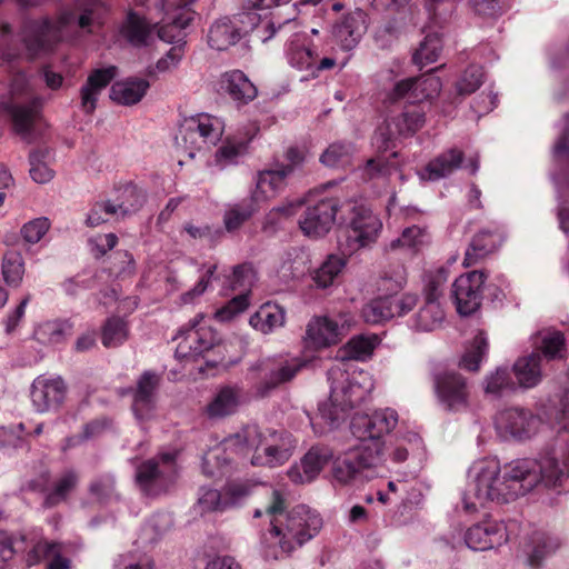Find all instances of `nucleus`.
I'll return each mask as SVG.
<instances>
[{"label":"nucleus","mask_w":569,"mask_h":569,"mask_svg":"<svg viewBox=\"0 0 569 569\" xmlns=\"http://www.w3.org/2000/svg\"><path fill=\"white\" fill-rule=\"evenodd\" d=\"M565 476L566 468L553 453L515 459L503 466L497 459H480L468 469L462 508L475 513L489 505L509 503L540 485L555 489L561 486Z\"/></svg>","instance_id":"obj_1"},{"label":"nucleus","mask_w":569,"mask_h":569,"mask_svg":"<svg viewBox=\"0 0 569 569\" xmlns=\"http://www.w3.org/2000/svg\"><path fill=\"white\" fill-rule=\"evenodd\" d=\"M287 499L279 489H272L268 501L257 508L254 518H264L269 528L261 536V547L268 558L289 556L315 539L323 528L319 511L306 505L286 510Z\"/></svg>","instance_id":"obj_2"},{"label":"nucleus","mask_w":569,"mask_h":569,"mask_svg":"<svg viewBox=\"0 0 569 569\" xmlns=\"http://www.w3.org/2000/svg\"><path fill=\"white\" fill-rule=\"evenodd\" d=\"M297 445V439L284 430L260 431L256 426H248L203 455L202 472L208 477L223 476L229 469L232 453H251L252 466L280 467L292 457Z\"/></svg>","instance_id":"obj_3"},{"label":"nucleus","mask_w":569,"mask_h":569,"mask_svg":"<svg viewBox=\"0 0 569 569\" xmlns=\"http://www.w3.org/2000/svg\"><path fill=\"white\" fill-rule=\"evenodd\" d=\"M106 6L102 0H73L62 8L56 20L42 18L24 24L22 41L31 58L51 50L57 43L91 34L102 23Z\"/></svg>","instance_id":"obj_4"},{"label":"nucleus","mask_w":569,"mask_h":569,"mask_svg":"<svg viewBox=\"0 0 569 569\" xmlns=\"http://www.w3.org/2000/svg\"><path fill=\"white\" fill-rule=\"evenodd\" d=\"M330 395L319 405L318 413H306L316 435H323L339 427L348 412L368 399L375 388L370 372L348 362H338L328 371Z\"/></svg>","instance_id":"obj_5"},{"label":"nucleus","mask_w":569,"mask_h":569,"mask_svg":"<svg viewBox=\"0 0 569 569\" xmlns=\"http://www.w3.org/2000/svg\"><path fill=\"white\" fill-rule=\"evenodd\" d=\"M399 416L395 409L383 408L372 413H357L352 417L350 429L360 441L359 446L377 450L381 461H386L387 446L385 437L398 425Z\"/></svg>","instance_id":"obj_6"},{"label":"nucleus","mask_w":569,"mask_h":569,"mask_svg":"<svg viewBox=\"0 0 569 569\" xmlns=\"http://www.w3.org/2000/svg\"><path fill=\"white\" fill-rule=\"evenodd\" d=\"M223 121L210 114H199L186 120L176 137L178 152L194 159L197 153H202L214 146L222 137Z\"/></svg>","instance_id":"obj_7"},{"label":"nucleus","mask_w":569,"mask_h":569,"mask_svg":"<svg viewBox=\"0 0 569 569\" xmlns=\"http://www.w3.org/2000/svg\"><path fill=\"white\" fill-rule=\"evenodd\" d=\"M299 23L296 19H287L276 24L269 21L263 30H258V37L263 41L270 40L277 32L290 33L286 43V58L288 63L297 70H313L318 59L317 46L311 42L306 46V34L299 30Z\"/></svg>","instance_id":"obj_8"},{"label":"nucleus","mask_w":569,"mask_h":569,"mask_svg":"<svg viewBox=\"0 0 569 569\" xmlns=\"http://www.w3.org/2000/svg\"><path fill=\"white\" fill-rule=\"evenodd\" d=\"M382 230L381 219L368 207L353 206L351 217L339 240L343 254L352 256L360 249L372 246Z\"/></svg>","instance_id":"obj_9"},{"label":"nucleus","mask_w":569,"mask_h":569,"mask_svg":"<svg viewBox=\"0 0 569 569\" xmlns=\"http://www.w3.org/2000/svg\"><path fill=\"white\" fill-rule=\"evenodd\" d=\"M375 448L369 449L357 446L346 455L333 460L331 468L332 481L338 486H352L369 480L375 470L382 466Z\"/></svg>","instance_id":"obj_10"},{"label":"nucleus","mask_w":569,"mask_h":569,"mask_svg":"<svg viewBox=\"0 0 569 569\" xmlns=\"http://www.w3.org/2000/svg\"><path fill=\"white\" fill-rule=\"evenodd\" d=\"M261 14L251 11H241L231 16L216 19L209 27L207 41L210 48L223 51L236 46L244 36L259 28Z\"/></svg>","instance_id":"obj_11"},{"label":"nucleus","mask_w":569,"mask_h":569,"mask_svg":"<svg viewBox=\"0 0 569 569\" xmlns=\"http://www.w3.org/2000/svg\"><path fill=\"white\" fill-rule=\"evenodd\" d=\"M176 451L162 452L137 468L136 481L140 490L150 497L166 492L177 476Z\"/></svg>","instance_id":"obj_12"},{"label":"nucleus","mask_w":569,"mask_h":569,"mask_svg":"<svg viewBox=\"0 0 569 569\" xmlns=\"http://www.w3.org/2000/svg\"><path fill=\"white\" fill-rule=\"evenodd\" d=\"M177 339L179 341L176 348V358L186 361L203 357L218 343L216 331L204 322L202 313L197 315L187 327L180 329Z\"/></svg>","instance_id":"obj_13"},{"label":"nucleus","mask_w":569,"mask_h":569,"mask_svg":"<svg viewBox=\"0 0 569 569\" xmlns=\"http://www.w3.org/2000/svg\"><path fill=\"white\" fill-rule=\"evenodd\" d=\"M543 427L542 419L529 409L512 407L499 411L495 428L503 440L526 441L537 436Z\"/></svg>","instance_id":"obj_14"},{"label":"nucleus","mask_w":569,"mask_h":569,"mask_svg":"<svg viewBox=\"0 0 569 569\" xmlns=\"http://www.w3.org/2000/svg\"><path fill=\"white\" fill-rule=\"evenodd\" d=\"M353 323L355 319L350 312H340L336 318L313 317L307 325L305 343L315 350L335 346Z\"/></svg>","instance_id":"obj_15"},{"label":"nucleus","mask_w":569,"mask_h":569,"mask_svg":"<svg viewBox=\"0 0 569 569\" xmlns=\"http://www.w3.org/2000/svg\"><path fill=\"white\" fill-rule=\"evenodd\" d=\"M438 405L448 412H465L471 405V392L465 377L456 372L439 373L433 379Z\"/></svg>","instance_id":"obj_16"},{"label":"nucleus","mask_w":569,"mask_h":569,"mask_svg":"<svg viewBox=\"0 0 569 569\" xmlns=\"http://www.w3.org/2000/svg\"><path fill=\"white\" fill-rule=\"evenodd\" d=\"M486 279L482 271L473 270L462 273L453 281L451 297L461 316H469L479 309Z\"/></svg>","instance_id":"obj_17"},{"label":"nucleus","mask_w":569,"mask_h":569,"mask_svg":"<svg viewBox=\"0 0 569 569\" xmlns=\"http://www.w3.org/2000/svg\"><path fill=\"white\" fill-rule=\"evenodd\" d=\"M509 540V529L503 520L486 518L465 532L467 547L475 551L499 548Z\"/></svg>","instance_id":"obj_18"},{"label":"nucleus","mask_w":569,"mask_h":569,"mask_svg":"<svg viewBox=\"0 0 569 569\" xmlns=\"http://www.w3.org/2000/svg\"><path fill=\"white\" fill-rule=\"evenodd\" d=\"M332 450L323 446L311 447L299 461L291 465L286 475L295 485H307L315 481L328 462L332 459Z\"/></svg>","instance_id":"obj_19"},{"label":"nucleus","mask_w":569,"mask_h":569,"mask_svg":"<svg viewBox=\"0 0 569 569\" xmlns=\"http://www.w3.org/2000/svg\"><path fill=\"white\" fill-rule=\"evenodd\" d=\"M339 201L335 198H325L309 206L299 221L301 231L310 238L327 234L336 222Z\"/></svg>","instance_id":"obj_20"},{"label":"nucleus","mask_w":569,"mask_h":569,"mask_svg":"<svg viewBox=\"0 0 569 569\" xmlns=\"http://www.w3.org/2000/svg\"><path fill=\"white\" fill-rule=\"evenodd\" d=\"M367 14L361 9H356L342 16L331 27L333 41L343 51L353 50L367 32Z\"/></svg>","instance_id":"obj_21"},{"label":"nucleus","mask_w":569,"mask_h":569,"mask_svg":"<svg viewBox=\"0 0 569 569\" xmlns=\"http://www.w3.org/2000/svg\"><path fill=\"white\" fill-rule=\"evenodd\" d=\"M442 83L435 74H423L397 82L391 91V99H406L410 106L431 99L440 92Z\"/></svg>","instance_id":"obj_22"},{"label":"nucleus","mask_w":569,"mask_h":569,"mask_svg":"<svg viewBox=\"0 0 569 569\" xmlns=\"http://www.w3.org/2000/svg\"><path fill=\"white\" fill-rule=\"evenodd\" d=\"M66 385L59 377H37L32 385L30 397L38 412H47L59 408L66 397Z\"/></svg>","instance_id":"obj_23"},{"label":"nucleus","mask_w":569,"mask_h":569,"mask_svg":"<svg viewBox=\"0 0 569 569\" xmlns=\"http://www.w3.org/2000/svg\"><path fill=\"white\" fill-rule=\"evenodd\" d=\"M305 365L306 362L299 358H279L262 362L266 377L257 387V393L264 397L281 383L290 381Z\"/></svg>","instance_id":"obj_24"},{"label":"nucleus","mask_w":569,"mask_h":569,"mask_svg":"<svg viewBox=\"0 0 569 569\" xmlns=\"http://www.w3.org/2000/svg\"><path fill=\"white\" fill-rule=\"evenodd\" d=\"M183 30L174 27L170 20L162 21L158 29V38L164 42L174 43V46L157 61L154 67L149 69L150 76L169 72L179 66L184 53Z\"/></svg>","instance_id":"obj_25"},{"label":"nucleus","mask_w":569,"mask_h":569,"mask_svg":"<svg viewBox=\"0 0 569 569\" xmlns=\"http://www.w3.org/2000/svg\"><path fill=\"white\" fill-rule=\"evenodd\" d=\"M244 402L243 391L238 386H223L216 391L203 408L209 420H221L234 415Z\"/></svg>","instance_id":"obj_26"},{"label":"nucleus","mask_w":569,"mask_h":569,"mask_svg":"<svg viewBox=\"0 0 569 569\" xmlns=\"http://www.w3.org/2000/svg\"><path fill=\"white\" fill-rule=\"evenodd\" d=\"M425 123V112L419 106H408L405 110L391 117L387 122V134L379 129L377 137L382 138L386 143L397 137H407L418 131Z\"/></svg>","instance_id":"obj_27"},{"label":"nucleus","mask_w":569,"mask_h":569,"mask_svg":"<svg viewBox=\"0 0 569 569\" xmlns=\"http://www.w3.org/2000/svg\"><path fill=\"white\" fill-rule=\"evenodd\" d=\"M151 23L144 17L134 11H129L120 27L121 37L136 48L149 47L154 40V31L162 24Z\"/></svg>","instance_id":"obj_28"},{"label":"nucleus","mask_w":569,"mask_h":569,"mask_svg":"<svg viewBox=\"0 0 569 569\" xmlns=\"http://www.w3.org/2000/svg\"><path fill=\"white\" fill-rule=\"evenodd\" d=\"M289 176L290 168H280L278 164L258 172L251 194L252 202L258 204L274 198L284 189Z\"/></svg>","instance_id":"obj_29"},{"label":"nucleus","mask_w":569,"mask_h":569,"mask_svg":"<svg viewBox=\"0 0 569 569\" xmlns=\"http://www.w3.org/2000/svg\"><path fill=\"white\" fill-rule=\"evenodd\" d=\"M425 302L409 321V327L418 332H431L441 328L446 315L438 296L423 292Z\"/></svg>","instance_id":"obj_30"},{"label":"nucleus","mask_w":569,"mask_h":569,"mask_svg":"<svg viewBox=\"0 0 569 569\" xmlns=\"http://www.w3.org/2000/svg\"><path fill=\"white\" fill-rule=\"evenodd\" d=\"M114 207L116 219H124L137 213L146 201V193L133 183H124L114 188L108 198Z\"/></svg>","instance_id":"obj_31"},{"label":"nucleus","mask_w":569,"mask_h":569,"mask_svg":"<svg viewBox=\"0 0 569 569\" xmlns=\"http://www.w3.org/2000/svg\"><path fill=\"white\" fill-rule=\"evenodd\" d=\"M117 76L116 67L97 69L92 71L80 90V106L83 112L92 113L96 110L97 101L101 91Z\"/></svg>","instance_id":"obj_32"},{"label":"nucleus","mask_w":569,"mask_h":569,"mask_svg":"<svg viewBox=\"0 0 569 569\" xmlns=\"http://www.w3.org/2000/svg\"><path fill=\"white\" fill-rule=\"evenodd\" d=\"M158 383L159 377L150 371L144 372L139 379L132 403L134 416L139 421H146L152 417Z\"/></svg>","instance_id":"obj_33"},{"label":"nucleus","mask_w":569,"mask_h":569,"mask_svg":"<svg viewBox=\"0 0 569 569\" xmlns=\"http://www.w3.org/2000/svg\"><path fill=\"white\" fill-rule=\"evenodd\" d=\"M463 152L457 148H450L440 153L427 167L418 172L422 181H436L446 178L461 168Z\"/></svg>","instance_id":"obj_34"},{"label":"nucleus","mask_w":569,"mask_h":569,"mask_svg":"<svg viewBox=\"0 0 569 569\" xmlns=\"http://www.w3.org/2000/svg\"><path fill=\"white\" fill-rule=\"evenodd\" d=\"M219 90L226 92L239 103L252 101L258 93L256 86L240 70H232L221 74Z\"/></svg>","instance_id":"obj_35"},{"label":"nucleus","mask_w":569,"mask_h":569,"mask_svg":"<svg viewBox=\"0 0 569 569\" xmlns=\"http://www.w3.org/2000/svg\"><path fill=\"white\" fill-rule=\"evenodd\" d=\"M501 242L502 233L498 228L480 230L466 250L463 264L466 267L476 264L480 259L496 251Z\"/></svg>","instance_id":"obj_36"},{"label":"nucleus","mask_w":569,"mask_h":569,"mask_svg":"<svg viewBox=\"0 0 569 569\" xmlns=\"http://www.w3.org/2000/svg\"><path fill=\"white\" fill-rule=\"evenodd\" d=\"M512 373L516 378L517 388L530 389L536 387L542 379L541 356L531 353L518 358L512 366Z\"/></svg>","instance_id":"obj_37"},{"label":"nucleus","mask_w":569,"mask_h":569,"mask_svg":"<svg viewBox=\"0 0 569 569\" xmlns=\"http://www.w3.org/2000/svg\"><path fill=\"white\" fill-rule=\"evenodd\" d=\"M149 87V82L141 78L116 81L110 89V99L123 106L136 104L144 97Z\"/></svg>","instance_id":"obj_38"},{"label":"nucleus","mask_w":569,"mask_h":569,"mask_svg":"<svg viewBox=\"0 0 569 569\" xmlns=\"http://www.w3.org/2000/svg\"><path fill=\"white\" fill-rule=\"evenodd\" d=\"M41 559L49 561L48 569H70V560L61 556L60 546L57 543H49L46 540L36 541L28 551L26 560L28 566H33Z\"/></svg>","instance_id":"obj_39"},{"label":"nucleus","mask_w":569,"mask_h":569,"mask_svg":"<svg viewBox=\"0 0 569 569\" xmlns=\"http://www.w3.org/2000/svg\"><path fill=\"white\" fill-rule=\"evenodd\" d=\"M284 321L286 312L283 308L276 303L267 302L250 317L249 323L254 330L268 335L281 328Z\"/></svg>","instance_id":"obj_40"},{"label":"nucleus","mask_w":569,"mask_h":569,"mask_svg":"<svg viewBox=\"0 0 569 569\" xmlns=\"http://www.w3.org/2000/svg\"><path fill=\"white\" fill-rule=\"evenodd\" d=\"M348 254H329L322 263L312 271L311 279L318 289L331 287L347 266Z\"/></svg>","instance_id":"obj_41"},{"label":"nucleus","mask_w":569,"mask_h":569,"mask_svg":"<svg viewBox=\"0 0 569 569\" xmlns=\"http://www.w3.org/2000/svg\"><path fill=\"white\" fill-rule=\"evenodd\" d=\"M482 388L487 396L501 398L515 392L517 390V383L513 379L512 371L507 367H498L485 377Z\"/></svg>","instance_id":"obj_42"},{"label":"nucleus","mask_w":569,"mask_h":569,"mask_svg":"<svg viewBox=\"0 0 569 569\" xmlns=\"http://www.w3.org/2000/svg\"><path fill=\"white\" fill-rule=\"evenodd\" d=\"M42 99L36 98L28 104H9L8 112L12 119L16 131L26 137L31 132L32 126L39 116Z\"/></svg>","instance_id":"obj_43"},{"label":"nucleus","mask_w":569,"mask_h":569,"mask_svg":"<svg viewBox=\"0 0 569 569\" xmlns=\"http://www.w3.org/2000/svg\"><path fill=\"white\" fill-rule=\"evenodd\" d=\"M71 331L72 325L68 320H47L36 327L33 337L41 345L53 346L63 342Z\"/></svg>","instance_id":"obj_44"},{"label":"nucleus","mask_w":569,"mask_h":569,"mask_svg":"<svg viewBox=\"0 0 569 569\" xmlns=\"http://www.w3.org/2000/svg\"><path fill=\"white\" fill-rule=\"evenodd\" d=\"M356 149L351 142L337 141L321 153L320 162L328 168H346L352 163Z\"/></svg>","instance_id":"obj_45"},{"label":"nucleus","mask_w":569,"mask_h":569,"mask_svg":"<svg viewBox=\"0 0 569 569\" xmlns=\"http://www.w3.org/2000/svg\"><path fill=\"white\" fill-rule=\"evenodd\" d=\"M488 352V338L483 331H478L460 360L461 368L477 371Z\"/></svg>","instance_id":"obj_46"},{"label":"nucleus","mask_w":569,"mask_h":569,"mask_svg":"<svg viewBox=\"0 0 569 569\" xmlns=\"http://www.w3.org/2000/svg\"><path fill=\"white\" fill-rule=\"evenodd\" d=\"M380 340L377 335H360L351 338L345 346V353L353 360L369 359Z\"/></svg>","instance_id":"obj_47"},{"label":"nucleus","mask_w":569,"mask_h":569,"mask_svg":"<svg viewBox=\"0 0 569 569\" xmlns=\"http://www.w3.org/2000/svg\"><path fill=\"white\" fill-rule=\"evenodd\" d=\"M4 282L13 288H18L24 274V260L21 253L9 251L3 256L1 266Z\"/></svg>","instance_id":"obj_48"},{"label":"nucleus","mask_w":569,"mask_h":569,"mask_svg":"<svg viewBox=\"0 0 569 569\" xmlns=\"http://www.w3.org/2000/svg\"><path fill=\"white\" fill-rule=\"evenodd\" d=\"M77 483V473L72 470L64 471L56 481L53 489L47 493L43 505L47 508H51L62 502L76 488Z\"/></svg>","instance_id":"obj_49"},{"label":"nucleus","mask_w":569,"mask_h":569,"mask_svg":"<svg viewBox=\"0 0 569 569\" xmlns=\"http://www.w3.org/2000/svg\"><path fill=\"white\" fill-rule=\"evenodd\" d=\"M247 151V142L227 140L214 153L213 163L219 169L237 164Z\"/></svg>","instance_id":"obj_50"},{"label":"nucleus","mask_w":569,"mask_h":569,"mask_svg":"<svg viewBox=\"0 0 569 569\" xmlns=\"http://www.w3.org/2000/svg\"><path fill=\"white\" fill-rule=\"evenodd\" d=\"M442 51V42L438 34H427L413 54V61L420 68L427 67L438 60Z\"/></svg>","instance_id":"obj_51"},{"label":"nucleus","mask_w":569,"mask_h":569,"mask_svg":"<svg viewBox=\"0 0 569 569\" xmlns=\"http://www.w3.org/2000/svg\"><path fill=\"white\" fill-rule=\"evenodd\" d=\"M540 350L547 359H563L567 357L565 337L560 331L547 330L540 333Z\"/></svg>","instance_id":"obj_52"},{"label":"nucleus","mask_w":569,"mask_h":569,"mask_svg":"<svg viewBox=\"0 0 569 569\" xmlns=\"http://www.w3.org/2000/svg\"><path fill=\"white\" fill-rule=\"evenodd\" d=\"M128 325L118 317L109 318L102 329V343L107 348L122 345L128 339Z\"/></svg>","instance_id":"obj_53"},{"label":"nucleus","mask_w":569,"mask_h":569,"mask_svg":"<svg viewBox=\"0 0 569 569\" xmlns=\"http://www.w3.org/2000/svg\"><path fill=\"white\" fill-rule=\"evenodd\" d=\"M34 542H29L23 535H13L0 531V559L8 561L16 553L23 552L28 547L32 548Z\"/></svg>","instance_id":"obj_54"},{"label":"nucleus","mask_w":569,"mask_h":569,"mask_svg":"<svg viewBox=\"0 0 569 569\" xmlns=\"http://www.w3.org/2000/svg\"><path fill=\"white\" fill-rule=\"evenodd\" d=\"M200 513L222 512L227 510L223 492L212 488H201L196 505Z\"/></svg>","instance_id":"obj_55"},{"label":"nucleus","mask_w":569,"mask_h":569,"mask_svg":"<svg viewBox=\"0 0 569 569\" xmlns=\"http://www.w3.org/2000/svg\"><path fill=\"white\" fill-rule=\"evenodd\" d=\"M383 299L390 319L407 315L418 302V296L415 293L390 295L385 296Z\"/></svg>","instance_id":"obj_56"},{"label":"nucleus","mask_w":569,"mask_h":569,"mask_svg":"<svg viewBox=\"0 0 569 569\" xmlns=\"http://www.w3.org/2000/svg\"><path fill=\"white\" fill-rule=\"evenodd\" d=\"M204 271L200 276L198 282L188 291L180 296L181 305H196L200 301V298L207 291L210 281L217 270V264L203 266Z\"/></svg>","instance_id":"obj_57"},{"label":"nucleus","mask_w":569,"mask_h":569,"mask_svg":"<svg viewBox=\"0 0 569 569\" xmlns=\"http://www.w3.org/2000/svg\"><path fill=\"white\" fill-rule=\"evenodd\" d=\"M257 211V203L252 200L248 203H239L229 208L223 217V222L228 231L238 229Z\"/></svg>","instance_id":"obj_58"},{"label":"nucleus","mask_w":569,"mask_h":569,"mask_svg":"<svg viewBox=\"0 0 569 569\" xmlns=\"http://www.w3.org/2000/svg\"><path fill=\"white\" fill-rule=\"evenodd\" d=\"M428 241V233L425 229L412 226L406 228L401 236L390 242L391 249L397 248H409L416 249L420 246H423Z\"/></svg>","instance_id":"obj_59"},{"label":"nucleus","mask_w":569,"mask_h":569,"mask_svg":"<svg viewBox=\"0 0 569 569\" xmlns=\"http://www.w3.org/2000/svg\"><path fill=\"white\" fill-rule=\"evenodd\" d=\"M253 486L248 481H234L223 489L227 509L241 505L252 492Z\"/></svg>","instance_id":"obj_60"},{"label":"nucleus","mask_w":569,"mask_h":569,"mask_svg":"<svg viewBox=\"0 0 569 569\" xmlns=\"http://www.w3.org/2000/svg\"><path fill=\"white\" fill-rule=\"evenodd\" d=\"M483 82V71L479 66L467 68L457 82V91L460 96L473 93Z\"/></svg>","instance_id":"obj_61"},{"label":"nucleus","mask_w":569,"mask_h":569,"mask_svg":"<svg viewBox=\"0 0 569 569\" xmlns=\"http://www.w3.org/2000/svg\"><path fill=\"white\" fill-rule=\"evenodd\" d=\"M111 218L116 219L114 207L108 199L97 201L89 210L86 224L91 228L108 222Z\"/></svg>","instance_id":"obj_62"},{"label":"nucleus","mask_w":569,"mask_h":569,"mask_svg":"<svg viewBox=\"0 0 569 569\" xmlns=\"http://www.w3.org/2000/svg\"><path fill=\"white\" fill-rule=\"evenodd\" d=\"M44 151H33L30 153V176L37 183H47L53 178V171L43 161Z\"/></svg>","instance_id":"obj_63"},{"label":"nucleus","mask_w":569,"mask_h":569,"mask_svg":"<svg viewBox=\"0 0 569 569\" xmlns=\"http://www.w3.org/2000/svg\"><path fill=\"white\" fill-rule=\"evenodd\" d=\"M361 316L363 320L370 325H379L390 320L383 297H379L368 302L362 308Z\"/></svg>","instance_id":"obj_64"}]
</instances>
